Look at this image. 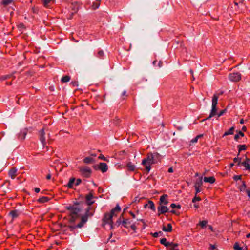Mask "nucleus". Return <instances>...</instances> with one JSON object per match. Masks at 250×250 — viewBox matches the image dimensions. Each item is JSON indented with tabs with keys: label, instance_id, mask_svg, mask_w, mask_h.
I'll list each match as a JSON object with an SVG mask.
<instances>
[{
	"label": "nucleus",
	"instance_id": "obj_55",
	"mask_svg": "<svg viewBox=\"0 0 250 250\" xmlns=\"http://www.w3.org/2000/svg\"><path fill=\"white\" fill-rule=\"evenodd\" d=\"M81 182V180L80 179H78L77 180V183L76 185H78Z\"/></svg>",
	"mask_w": 250,
	"mask_h": 250
},
{
	"label": "nucleus",
	"instance_id": "obj_41",
	"mask_svg": "<svg viewBox=\"0 0 250 250\" xmlns=\"http://www.w3.org/2000/svg\"><path fill=\"white\" fill-rule=\"evenodd\" d=\"M234 249L235 250H242V248L239 246V244L238 243H236L234 244Z\"/></svg>",
	"mask_w": 250,
	"mask_h": 250
},
{
	"label": "nucleus",
	"instance_id": "obj_18",
	"mask_svg": "<svg viewBox=\"0 0 250 250\" xmlns=\"http://www.w3.org/2000/svg\"><path fill=\"white\" fill-rule=\"evenodd\" d=\"M203 184V181H202V177L201 176L198 179L196 180L195 184H194V187H200L202 186Z\"/></svg>",
	"mask_w": 250,
	"mask_h": 250
},
{
	"label": "nucleus",
	"instance_id": "obj_30",
	"mask_svg": "<svg viewBox=\"0 0 250 250\" xmlns=\"http://www.w3.org/2000/svg\"><path fill=\"white\" fill-rule=\"evenodd\" d=\"M244 136V134L241 131H240L238 134H236L234 136V139L235 140L237 141L240 136L243 137Z\"/></svg>",
	"mask_w": 250,
	"mask_h": 250
},
{
	"label": "nucleus",
	"instance_id": "obj_53",
	"mask_svg": "<svg viewBox=\"0 0 250 250\" xmlns=\"http://www.w3.org/2000/svg\"><path fill=\"white\" fill-rule=\"evenodd\" d=\"M129 213L133 218H135V215L133 213H132V212H130Z\"/></svg>",
	"mask_w": 250,
	"mask_h": 250
},
{
	"label": "nucleus",
	"instance_id": "obj_10",
	"mask_svg": "<svg viewBox=\"0 0 250 250\" xmlns=\"http://www.w3.org/2000/svg\"><path fill=\"white\" fill-rule=\"evenodd\" d=\"M250 159L246 157L245 159L243 161H241V166H243L245 167V170H250Z\"/></svg>",
	"mask_w": 250,
	"mask_h": 250
},
{
	"label": "nucleus",
	"instance_id": "obj_2",
	"mask_svg": "<svg viewBox=\"0 0 250 250\" xmlns=\"http://www.w3.org/2000/svg\"><path fill=\"white\" fill-rule=\"evenodd\" d=\"M160 155L157 152L149 153L147 157L142 161L141 164L145 167L147 172H149L151 168V165L160 161Z\"/></svg>",
	"mask_w": 250,
	"mask_h": 250
},
{
	"label": "nucleus",
	"instance_id": "obj_26",
	"mask_svg": "<svg viewBox=\"0 0 250 250\" xmlns=\"http://www.w3.org/2000/svg\"><path fill=\"white\" fill-rule=\"evenodd\" d=\"M160 243L162 244H163L164 246H165L166 247H168V245H169V243L170 242H167V239L165 238H162V239H161Z\"/></svg>",
	"mask_w": 250,
	"mask_h": 250
},
{
	"label": "nucleus",
	"instance_id": "obj_25",
	"mask_svg": "<svg viewBox=\"0 0 250 250\" xmlns=\"http://www.w3.org/2000/svg\"><path fill=\"white\" fill-rule=\"evenodd\" d=\"M239 189L242 192H246V190H248L246 189V185L244 181L242 182V185L239 187Z\"/></svg>",
	"mask_w": 250,
	"mask_h": 250
},
{
	"label": "nucleus",
	"instance_id": "obj_19",
	"mask_svg": "<svg viewBox=\"0 0 250 250\" xmlns=\"http://www.w3.org/2000/svg\"><path fill=\"white\" fill-rule=\"evenodd\" d=\"M162 230L165 232H171L172 231V226L171 224H168L167 227L164 226Z\"/></svg>",
	"mask_w": 250,
	"mask_h": 250
},
{
	"label": "nucleus",
	"instance_id": "obj_27",
	"mask_svg": "<svg viewBox=\"0 0 250 250\" xmlns=\"http://www.w3.org/2000/svg\"><path fill=\"white\" fill-rule=\"evenodd\" d=\"M70 80V77L67 75L62 77L61 79V82L62 83H67Z\"/></svg>",
	"mask_w": 250,
	"mask_h": 250
},
{
	"label": "nucleus",
	"instance_id": "obj_38",
	"mask_svg": "<svg viewBox=\"0 0 250 250\" xmlns=\"http://www.w3.org/2000/svg\"><path fill=\"white\" fill-rule=\"evenodd\" d=\"M207 223L208 222L207 221L203 220L200 221L199 224L202 228H204L205 227H206V225L207 224Z\"/></svg>",
	"mask_w": 250,
	"mask_h": 250
},
{
	"label": "nucleus",
	"instance_id": "obj_52",
	"mask_svg": "<svg viewBox=\"0 0 250 250\" xmlns=\"http://www.w3.org/2000/svg\"><path fill=\"white\" fill-rule=\"evenodd\" d=\"M173 168L172 167H169L168 169V172H169V173H172L173 172Z\"/></svg>",
	"mask_w": 250,
	"mask_h": 250
},
{
	"label": "nucleus",
	"instance_id": "obj_24",
	"mask_svg": "<svg viewBox=\"0 0 250 250\" xmlns=\"http://www.w3.org/2000/svg\"><path fill=\"white\" fill-rule=\"evenodd\" d=\"M49 200V198L47 197L43 196L42 197L40 198L38 201L41 203H44L48 202Z\"/></svg>",
	"mask_w": 250,
	"mask_h": 250
},
{
	"label": "nucleus",
	"instance_id": "obj_20",
	"mask_svg": "<svg viewBox=\"0 0 250 250\" xmlns=\"http://www.w3.org/2000/svg\"><path fill=\"white\" fill-rule=\"evenodd\" d=\"M126 166L127 167V169L129 171H133L135 169V166L134 164H133L131 162H128Z\"/></svg>",
	"mask_w": 250,
	"mask_h": 250
},
{
	"label": "nucleus",
	"instance_id": "obj_44",
	"mask_svg": "<svg viewBox=\"0 0 250 250\" xmlns=\"http://www.w3.org/2000/svg\"><path fill=\"white\" fill-rule=\"evenodd\" d=\"M52 1V0H43V4L45 6L47 7L48 4Z\"/></svg>",
	"mask_w": 250,
	"mask_h": 250
},
{
	"label": "nucleus",
	"instance_id": "obj_11",
	"mask_svg": "<svg viewBox=\"0 0 250 250\" xmlns=\"http://www.w3.org/2000/svg\"><path fill=\"white\" fill-rule=\"evenodd\" d=\"M94 197L91 193L87 194L85 197L86 202L88 205L87 207H90V205L94 203L93 200Z\"/></svg>",
	"mask_w": 250,
	"mask_h": 250
},
{
	"label": "nucleus",
	"instance_id": "obj_8",
	"mask_svg": "<svg viewBox=\"0 0 250 250\" xmlns=\"http://www.w3.org/2000/svg\"><path fill=\"white\" fill-rule=\"evenodd\" d=\"M80 171L83 176L85 178H88L90 176L91 170L88 167H82L80 169Z\"/></svg>",
	"mask_w": 250,
	"mask_h": 250
},
{
	"label": "nucleus",
	"instance_id": "obj_22",
	"mask_svg": "<svg viewBox=\"0 0 250 250\" xmlns=\"http://www.w3.org/2000/svg\"><path fill=\"white\" fill-rule=\"evenodd\" d=\"M234 127L232 126L228 131H226L223 134V136L224 137L229 135L233 134L234 133Z\"/></svg>",
	"mask_w": 250,
	"mask_h": 250
},
{
	"label": "nucleus",
	"instance_id": "obj_39",
	"mask_svg": "<svg viewBox=\"0 0 250 250\" xmlns=\"http://www.w3.org/2000/svg\"><path fill=\"white\" fill-rule=\"evenodd\" d=\"M149 205H150V208L152 210H155V205H154V203H153L152 201H150L149 202Z\"/></svg>",
	"mask_w": 250,
	"mask_h": 250
},
{
	"label": "nucleus",
	"instance_id": "obj_62",
	"mask_svg": "<svg viewBox=\"0 0 250 250\" xmlns=\"http://www.w3.org/2000/svg\"><path fill=\"white\" fill-rule=\"evenodd\" d=\"M122 95V96H126V91H123Z\"/></svg>",
	"mask_w": 250,
	"mask_h": 250
},
{
	"label": "nucleus",
	"instance_id": "obj_36",
	"mask_svg": "<svg viewBox=\"0 0 250 250\" xmlns=\"http://www.w3.org/2000/svg\"><path fill=\"white\" fill-rule=\"evenodd\" d=\"M26 135V131L24 130L23 132H21L19 135V137L21 138L22 139H24Z\"/></svg>",
	"mask_w": 250,
	"mask_h": 250
},
{
	"label": "nucleus",
	"instance_id": "obj_43",
	"mask_svg": "<svg viewBox=\"0 0 250 250\" xmlns=\"http://www.w3.org/2000/svg\"><path fill=\"white\" fill-rule=\"evenodd\" d=\"M98 158L100 159H101V160H103L104 161H108V160H107V159L106 158H105L104 155H103V154H100L99 157H98Z\"/></svg>",
	"mask_w": 250,
	"mask_h": 250
},
{
	"label": "nucleus",
	"instance_id": "obj_7",
	"mask_svg": "<svg viewBox=\"0 0 250 250\" xmlns=\"http://www.w3.org/2000/svg\"><path fill=\"white\" fill-rule=\"evenodd\" d=\"M39 139L43 146H44L46 144V137L45 136L44 129L42 128L39 132Z\"/></svg>",
	"mask_w": 250,
	"mask_h": 250
},
{
	"label": "nucleus",
	"instance_id": "obj_31",
	"mask_svg": "<svg viewBox=\"0 0 250 250\" xmlns=\"http://www.w3.org/2000/svg\"><path fill=\"white\" fill-rule=\"evenodd\" d=\"M203 136V135H197L195 138H194V139H192L190 141L191 143H197V141H198V140L201 137H202Z\"/></svg>",
	"mask_w": 250,
	"mask_h": 250
},
{
	"label": "nucleus",
	"instance_id": "obj_42",
	"mask_svg": "<svg viewBox=\"0 0 250 250\" xmlns=\"http://www.w3.org/2000/svg\"><path fill=\"white\" fill-rule=\"evenodd\" d=\"M201 200V198L199 197H197V195H195V196L192 199V202L195 203L196 201H199Z\"/></svg>",
	"mask_w": 250,
	"mask_h": 250
},
{
	"label": "nucleus",
	"instance_id": "obj_49",
	"mask_svg": "<svg viewBox=\"0 0 250 250\" xmlns=\"http://www.w3.org/2000/svg\"><path fill=\"white\" fill-rule=\"evenodd\" d=\"M246 193L248 197L250 198V189H248V190H246Z\"/></svg>",
	"mask_w": 250,
	"mask_h": 250
},
{
	"label": "nucleus",
	"instance_id": "obj_34",
	"mask_svg": "<svg viewBox=\"0 0 250 250\" xmlns=\"http://www.w3.org/2000/svg\"><path fill=\"white\" fill-rule=\"evenodd\" d=\"M13 0H2V3L4 5H7L12 3Z\"/></svg>",
	"mask_w": 250,
	"mask_h": 250
},
{
	"label": "nucleus",
	"instance_id": "obj_21",
	"mask_svg": "<svg viewBox=\"0 0 250 250\" xmlns=\"http://www.w3.org/2000/svg\"><path fill=\"white\" fill-rule=\"evenodd\" d=\"M83 162L86 164L93 163L94 162V160L92 157H87L83 159Z\"/></svg>",
	"mask_w": 250,
	"mask_h": 250
},
{
	"label": "nucleus",
	"instance_id": "obj_28",
	"mask_svg": "<svg viewBox=\"0 0 250 250\" xmlns=\"http://www.w3.org/2000/svg\"><path fill=\"white\" fill-rule=\"evenodd\" d=\"M242 158L238 157L235 158L233 160L234 164H237L238 166H241Z\"/></svg>",
	"mask_w": 250,
	"mask_h": 250
},
{
	"label": "nucleus",
	"instance_id": "obj_33",
	"mask_svg": "<svg viewBox=\"0 0 250 250\" xmlns=\"http://www.w3.org/2000/svg\"><path fill=\"white\" fill-rule=\"evenodd\" d=\"M104 56V52L103 50H99L97 55V57L99 58H102Z\"/></svg>",
	"mask_w": 250,
	"mask_h": 250
},
{
	"label": "nucleus",
	"instance_id": "obj_23",
	"mask_svg": "<svg viewBox=\"0 0 250 250\" xmlns=\"http://www.w3.org/2000/svg\"><path fill=\"white\" fill-rule=\"evenodd\" d=\"M122 223L125 228H127L129 225L131 224V221L128 219H124Z\"/></svg>",
	"mask_w": 250,
	"mask_h": 250
},
{
	"label": "nucleus",
	"instance_id": "obj_1",
	"mask_svg": "<svg viewBox=\"0 0 250 250\" xmlns=\"http://www.w3.org/2000/svg\"><path fill=\"white\" fill-rule=\"evenodd\" d=\"M121 211V208L119 205H117L116 207L111 210L110 212L104 214L102 219V226L106 228L108 226L110 229H113V221L112 218L114 216H116Z\"/></svg>",
	"mask_w": 250,
	"mask_h": 250
},
{
	"label": "nucleus",
	"instance_id": "obj_37",
	"mask_svg": "<svg viewBox=\"0 0 250 250\" xmlns=\"http://www.w3.org/2000/svg\"><path fill=\"white\" fill-rule=\"evenodd\" d=\"M170 207L172 208H177V209L181 208V206L180 205H176L175 204L172 203L170 205Z\"/></svg>",
	"mask_w": 250,
	"mask_h": 250
},
{
	"label": "nucleus",
	"instance_id": "obj_48",
	"mask_svg": "<svg viewBox=\"0 0 250 250\" xmlns=\"http://www.w3.org/2000/svg\"><path fill=\"white\" fill-rule=\"evenodd\" d=\"M161 233H162V232L161 231L158 232H155L153 234V236L154 237L157 238L159 236V234H161Z\"/></svg>",
	"mask_w": 250,
	"mask_h": 250
},
{
	"label": "nucleus",
	"instance_id": "obj_29",
	"mask_svg": "<svg viewBox=\"0 0 250 250\" xmlns=\"http://www.w3.org/2000/svg\"><path fill=\"white\" fill-rule=\"evenodd\" d=\"M238 148H239V152L242 150H245L247 148V146L245 145H239L238 146Z\"/></svg>",
	"mask_w": 250,
	"mask_h": 250
},
{
	"label": "nucleus",
	"instance_id": "obj_13",
	"mask_svg": "<svg viewBox=\"0 0 250 250\" xmlns=\"http://www.w3.org/2000/svg\"><path fill=\"white\" fill-rule=\"evenodd\" d=\"M167 198V194H164L161 196L160 199V205H167L168 204V200Z\"/></svg>",
	"mask_w": 250,
	"mask_h": 250
},
{
	"label": "nucleus",
	"instance_id": "obj_9",
	"mask_svg": "<svg viewBox=\"0 0 250 250\" xmlns=\"http://www.w3.org/2000/svg\"><path fill=\"white\" fill-rule=\"evenodd\" d=\"M158 215L160 216L161 214H164L168 211V208L164 205H160L158 208Z\"/></svg>",
	"mask_w": 250,
	"mask_h": 250
},
{
	"label": "nucleus",
	"instance_id": "obj_16",
	"mask_svg": "<svg viewBox=\"0 0 250 250\" xmlns=\"http://www.w3.org/2000/svg\"><path fill=\"white\" fill-rule=\"evenodd\" d=\"M204 181L205 182L213 184L215 182V179L213 176H211V177H205L204 178Z\"/></svg>",
	"mask_w": 250,
	"mask_h": 250
},
{
	"label": "nucleus",
	"instance_id": "obj_64",
	"mask_svg": "<svg viewBox=\"0 0 250 250\" xmlns=\"http://www.w3.org/2000/svg\"><path fill=\"white\" fill-rule=\"evenodd\" d=\"M247 238H250V233H248L247 236H246Z\"/></svg>",
	"mask_w": 250,
	"mask_h": 250
},
{
	"label": "nucleus",
	"instance_id": "obj_45",
	"mask_svg": "<svg viewBox=\"0 0 250 250\" xmlns=\"http://www.w3.org/2000/svg\"><path fill=\"white\" fill-rule=\"evenodd\" d=\"M194 188H195V189L196 190L195 195H197L198 193H199L201 191V188L200 187H194Z\"/></svg>",
	"mask_w": 250,
	"mask_h": 250
},
{
	"label": "nucleus",
	"instance_id": "obj_63",
	"mask_svg": "<svg viewBox=\"0 0 250 250\" xmlns=\"http://www.w3.org/2000/svg\"><path fill=\"white\" fill-rule=\"evenodd\" d=\"M194 207L195 208H199V205H197V204H195V205H194Z\"/></svg>",
	"mask_w": 250,
	"mask_h": 250
},
{
	"label": "nucleus",
	"instance_id": "obj_17",
	"mask_svg": "<svg viewBox=\"0 0 250 250\" xmlns=\"http://www.w3.org/2000/svg\"><path fill=\"white\" fill-rule=\"evenodd\" d=\"M19 212L17 210H12L9 212V215L12 219L17 218L19 215Z\"/></svg>",
	"mask_w": 250,
	"mask_h": 250
},
{
	"label": "nucleus",
	"instance_id": "obj_47",
	"mask_svg": "<svg viewBox=\"0 0 250 250\" xmlns=\"http://www.w3.org/2000/svg\"><path fill=\"white\" fill-rule=\"evenodd\" d=\"M130 228L131 229L134 231L135 232L136 231V226L135 225V224H133L132 225H130Z\"/></svg>",
	"mask_w": 250,
	"mask_h": 250
},
{
	"label": "nucleus",
	"instance_id": "obj_54",
	"mask_svg": "<svg viewBox=\"0 0 250 250\" xmlns=\"http://www.w3.org/2000/svg\"><path fill=\"white\" fill-rule=\"evenodd\" d=\"M234 179L236 180L240 179H241V176H236L234 177Z\"/></svg>",
	"mask_w": 250,
	"mask_h": 250
},
{
	"label": "nucleus",
	"instance_id": "obj_61",
	"mask_svg": "<svg viewBox=\"0 0 250 250\" xmlns=\"http://www.w3.org/2000/svg\"><path fill=\"white\" fill-rule=\"evenodd\" d=\"M240 123L241 124H243L244 123V120L243 119L240 120Z\"/></svg>",
	"mask_w": 250,
	"mask_h": 250
},
{
	"label": "nucleus",
	"instance_id": "obj_40",
	"mask_svg": "<svg viewBox=\"0 0 250 250\" xmlns=\"http://www.w3.org/2000/svg\"><path fill=\"white\" fill-rule=\"evenodd\" d=\"M227 112V109H224L223 110H221L218 114H217V116L218 117L221 116L222 115H223L225 113H226Z\"/></svg>",
	"mask_w": 250,
	"mask_h": 250
},
{
	"label": "nucleus",
	"instance_id": "obj_4",
	"mask_svg": "<svg viewBox=\"0 0 250 250\" xmlns=\"http://www.w3.org/2000/svg\"><path fill=\"white\" fill-rule=\"evenodd\" d=\"M67 209L70 210L71 216V221L73 222L78 216L79 213L81 212V208L77 206H70L67 207Z\"/></svg>",
	"mask_w": 250,
	"mask_h": 250
},
{
	"label": "nucleus",
	"instance_id": "obj_3",
	"mask_svg": "<svg viewBox=\"0 0 250 250\" xmlns=\"http://www.w3.org/2000/svg\"><path fill=\"white\" fill-rule=\"evenodd\" d=\"M94 209L91 207H87L86 208V212L84 215L82 217L81 222L79 223L77 226H70V228L72 229L82 227L84 224L87 221L88 217L92 216L93 215Z\"/></svg>",
	"mask_w": 250,
	"mask_h": 250
},
{
	"label": "nucleus",
	"instance_id": "obj_59",
	"mask_svg": "<svg viewBox=\"0 0 250 250\" xmlns=\"http://www.w3.org/2000/svg\"><path fill=\"white\" fill-rule=\"evenodd\" d=\"M121 216L119 219V220L117 221V223H118L119 225H120L121 224Z\"/></svg>",
	"mask_w": 250,
	"mask_h": 250
},
{
	"label": "nucleus",
	"instance_id": "obj_12",
	"mask_svg": "<svg viewBox=\"0 0 250 250\" xmlns=\"http://www.w3.org/2000/svg\"><path fill=\"white\" fill-rule=\"evenodd\" d=\"M98 168L103 173L106 172L108 169L107 165L104 163H100L99 165Z\"/></svg>",
	"mask_w": 250,
	"mask_h": 250
},
{
	"label": "nucleus",
	"instance_id": "obj_14",
	"mask_svg": "<svg viewBox=\"0 0 250 250\" xmlns=\"http://www.w3.org/2000/svg\"><path fill=\"white\" fill-rule=\"evenodd\" d=\"M17 172V169L15 168H13L9 171L8 175L12 179H14L16 176Z\"/></svg>",
	"mask_w": 250,
	"mask_h": 250
},
{
	"label": "nucleus",
	"instance_id": "obj_51",
	"mask_svg": "<svg viewBox=\"0 0 250 250\" xmlns=\"http://www.w3.org/2000/svg\"><path fill=\"white\" fill-rule=\"evenodd\" d=\"M72 84L73 86H78V83L77 82H72Z\"/></svg>",
	"mask_w": 250,
	"mask_h": 250
},
{
	"label": "nucleus",
	"instance_id": "obj_56",
	"mask_svg": "<svg viewBox=\"0 0 250 250\" xmlns=\"http://www.w3.org/2000/svg\"><path fill=\"white\" fill-rule=\"evenodd\" d=\"M40 191V189L39 188H35V191L36 192V193H39Z\"/></svg>",
	"mask_w": 250,
	"mask_h": 250
},
{
	"label": "nucleus",
	"instance_id": "obj_60",
	"mask_svg": "<svg viewBox=\"0 0 250 250\" xmlns=\"http://www.w3.org/2000/svg\"><path fill=\"white\" fill-rule=\"evenodd\" d=\"M208 228H209V229L211 231H214V230H213V228H212V227L211 226H208Z\"/></svg>",
	"mask_w": 250,
	"mask_h": 250
},
{
	"label": "nucleus",
	"instance_id": "obj_6",
	"mask_svg": "<svg viewBox=\"0 0 250 250\" xmlns=\"http://www.w3.org/2000/svg\"><path fill=\"white\" fill-rule=\"evenodd\" d=\"M229 79L232 82H238L241 79V75L238 72L230 73L229 75Z\"/></svg>",
	"mask_w": 250,
	"mask_h": 250
},
{
	"label": "nucleus",
	"instance_id": "obj_5",
	"mask_svg": "<svg viewBox=\"0 0 250 250\" xmlns=\"http://www.w3.org/2000/svg\"><path fill=\"white\" fill-rule=\"evenodd\" d=\"M218 96L214 94L212 99V108L209 116L206 120L209 119L216 114L217 108L216 106L218 103Z\"/></svg>",
	"mask_w": 250,
	"mask_h": 250
},
{
	"label": "nucleus",
	"instance_id": "obj_32",
	"mask_svg": "<svg viewBox=\"0 0 250 250\" xmlns=\"http://www.w3.org/2000/svg\"><path fill=\"white\" fill-rule=\"evenodd\" d=\"M12 76V75H6L2 76L0 77V80L1 81L5 80L6 79H9Z\"/></svg>",
	"mask_w": 250,
	"mask_h": 250
},
{
	"label": "nucleus",
	"instance_id": "obj_35",
	"mask_svg": "<svg viewBox=\"0 0 250 250\" xmlns=\"http://www.w3.org/2000/svg\"><path fill=\"white\" fill-rule=\"evenodd\" d=\"M75 181V179H71L70 180L68 184V187L69 188H72L73 187V183Z\"/></svg>",
	"mask_w": 250,
	"mask_h": 250
},
{
	"label": "nucleus",
	"instance_id": "obj_50",
	"mask_svg": "<svg viewBox=\"0 0 250 250\" xmlns=\"http://www.w3.org/2000/svg\"><path fill=\"white\" fill-rule=\"evenodd\" d=\"M51 175L50 174V173H49L47 175L46 178L47 180H49L51 179Z\"/></svg>",
	"mask_w": 250,
	"mask_h": 250
},
{
	"label": "nucleus",
	"instance_id": "obj_57",
	"mask_svg": "<svg viewBox=\"0 0 250 250\" xmlns=\"http://www.w3.org/2000/svg\"><path fill=\"white\" fill-rule=\"evenodd\" d=\"M158 66L159 67H162V62L161 61H160L158 62Z\"/></svg>",
	"mask_w": 250,
	"mask_h": 250
},
{
	"label": "nucleus",
	"instance_id": "obj_15",
	"mask_svg": "<svg viewBox=\"0 0 250 250\" xmlns=\"http://www.w3.org/2000/svg\"><path fill=\"white\" fill-rule=\"evenodd\" d=\"M168 248L170 250H179L178 244L177 243L170 242Z\"/></svg>",
	"mask_w": 250,
	"mask_h": 250
},
{
	"label": "nucleus",
	"instance_id": "obj_46",
	"mask_svg": "<svg viewBox=\"0 0 250 250\" xmlns=\"http://www.w3.org/2000/svg\"><path fill=\"white\" fill-rule=\"evenodd\" d=\"M99 5H100L99 2L98 1L97 2L94 3L93 6L94 7V8L96 9V8H98L99 7Z\"/></svg>",
	"mask_w": 250,
	"mask_h": 250
},
{
	"label": "nucleus",
	"instance_id": "obj_58",
	"mask_svg": "<svg viewBox=\"0 0 250 250\" xmlns=\"http://www.w3.org/2000/svg\"><path fill=\"white\" fill-rule=\"evenodd\" d=\"M242 130L244 131H246L247 130V127L245 126H243L242 127Z\"/></svg>",
	"mask_w": 250,
	"mask_h": 250
}]
</instances>
